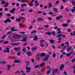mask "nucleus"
<instances>
[{
	"label": "nucleus",
	"mask_w": 75,
	"mask_h": 75,
	"mask_svg": "<svg viewBox=\"0 0 75 75\" xmlns=\"http://www.w3.org/2000/svg\"><path fill=\"white\" fill-rule=\"evenodd\" d=\"M53 34V36H55V31H53L52 33H51L50 32H48L45 33V35H51L52 34Z\"/></svg>",
	"instance_id": "1"
},
{
	"label": "nucleus",
	"mask_w": 75,
	"mask_h": 75,
	"mask_svg": "<svg viewBox=\"0 0 75 75\" xmlns=\"http://www.w3.org/2000/svg\"><path fill=\"white\" fill-rule=\"evenodd\" d=\"M49 58H50V55L49 54H47L45 56V58H44L43 59V61H48V59Z\"/></svg>",
	"instance_id": "2"
},
{
	"label": "nucleus",
	"mask_w": 75,
	"mask_h": 75,
	"mask_svg": "<svg viewBox=\"0 0 75 75\" xmlns=\"http://www.w3.org/2000/svg\"><path fill=\"white\" fill-rule=\"evenodd\" d=\"M71 50V51L74 50V48H72V47L71 46H70L69 47H68L66 50L67 52H69Z\"/></svg>",
	"instance_id": "3"
},
{
	"label": "nucleus",
	"mask_w": 75,
	"mask_h": 75,
	"mask_svg": "<svg viewBox=\"0 0 75 75\" xmlns=\"http://www.w3.org/2000/svg\"><path fill=\"white\" fill-rule=\"evenodd\" d=\"M4 23H11V21L10 19H7L6 20L4 21Z\"/></svg>",
	"instance_id": "4"
},
{
	"label": "nucleus",
	"mask_w": 75,
	"mask_h": 75,
	"mask_svg": "<svg viewBox=\"0 0 75 75\" xmlns=\"http://www.w3.org/2000/svg\"><path fill=\"white\" fill-rule=\"evenodd\" d=\"M26 69L27 70L26 71V73H28V72H30L31 69L30 67H26Z\"/></svg>",
	"instance_id": "5"
},
{
	"label": "nucleus",
	"mask_w": 75,
	"mask_h": 75,
	"mask_svg": "<svg viewBox=\"0 0 75 75\" xmlns=\"http://www.w3.org/2000/svg\"><path fill=\"white\" fill-rule=\"evenodd\" d=\"M62 18V16L61 15L60 16H58L56 18V20H60L61 18Z\"/></svg>",
	"instance_id": "6"
},
{
	"label": "nucleus",
	"mask_w": 75,
	"mask_h": 75,
	"mask_svg": "<svg viewBox=\"0 0 75 75\" xmlns=\"http://www.w3.org/2000/svg\"><path fill=\"white\" fill-rule=\"evenodd\" d=\"M21 49V47H18L17 48H15L14 50L15 51H19V50Z\"/></svg>",
	"instance_id": "7"
},
{
	"label": "nucleus",
	"mask_w": 75,
	"mask_h": 75,
	"mask_svg": "<svg viewBox=\"0 0 75 75\" xmlns=\"http://www.w3.org/2000/svg\"><path fill=\"white\" fill-rule=\"evenodd\" d=\"M27 35H25V37L24 39H23L21 41H27Z\"/></svg>",
	"instance_id": "8"
},
{
	"label": "nucleus",
	"mask_w": 75,
	"mask_h": 75,
	"mask_svg": "<svg viewBox=\"0 0 75 75\" xmlns=\"http://www.w3.org/2000/svg\"><path fill=\"white\" fill-rule=\"evenodd\" d=\"M52 4H51V3L49 2V5L48 7V8H51V7H52Z\"/></svg>",
	"instance_id": "9"
},
{
	"label": "nucleus",
	"mask_w": 75,
	"mask_h": 75,
	"mask_svg": "<svg viewBox=\"0 0 75 75\" xmlns=\"http://www.w3.org/2000/svg\"><path fill=\"white\" fill-rule=\"evenodd\" d=\"M74 52V51H73L72 52H70L69 53L67 54H66V56L67 57H69V56H71V55Z\"/></svg>",
	"instance_id": "10"
},
{
	"label": "nucleus",
	"mask_w": 75,
	"mask_h": 75,
	"mask_svg": "<svg viewBox=\"0 0 75 75\" xmlns=\"http://www.w3.org/2000/svg\"><path fill=\"white\" fill-rule=\"evenodd\" d=\"M38 21H44V18H38L37 20Z\"/></svg>",
	"instance_id": "11"
},
{
	"label": "nucleus",
	"mask_w": 75,
	"mask_h": 75,
	"mask_svg": "<svg viewBox=\"0 0 75 75\" xmlns=\"http://www.w3.org/2000/svg\"><path fill=\"white\" fill-rule=\"evenodd\" d=\"M15 21H18V22H20L21 21V18H17L15 19Z\"/></svg>",
	"instance_id": "12"
},
{
	"label": "nucleus",
	"mask_w": 75,
	"mask_h": 75,
	"mask_svg": "<svg viewBox=\"0 0 75 75\" xmlns=\"http://www.w3.org/2000/svg\"><path fill=\"white\" fill-rule=\"evenodd\" d=\"M51 71H52V68H51L49 70H48L46 73V74H50L51 73Z\"/></svg>",
	"instance_id": "13"
},
{
	"label": "nucleus",
	"mask_w": 75,
	"mask_h": 75,
	"mask_svg": "<svg viewBox=\"0 0 75 75\" xmlns=\"http://www.w3.org/2000/svg\"><path fill=\"white\" fill-rule=\"evenodd\" d=\"M14 62L15 63H19L20 62V60H15L13 62Z\"/></svg>",
	"instance_id": "14"
},
{
	"label": "nucleus",
	"mask_w": 75,
	"mask_h": 75,
	"mask_svg": "<svg viewBox=\"0 0 75 75\" xmlns=\"http://www.w3.org/2000/svg\"><path fill=\"white\" fill-rule=\"evenodd\" d=\"M73 8L74 9H72L71 10V11L72 13H74V11H75V7H73Z\"/></svg>",
	"instance_id": "15"
},
{
	"label": "nucleus",
	"mask_w": 75,
	"mask_h": 75,
	"mask_svg": "<svg viewBox=\"0 0 75 75\" xmlns=\"http://www.w3.org/2000/svg\"><path fill=\"white\" fill-rule=\"evenodd\" d=\"M45 65V63H42L41 64L39 65V68L40 67H43V66H44Z\"/></svg>",
	"instance_id": "16"
},
{
	"label": "nucleus",
	"mask_w": 75,
	"mask_h": 75,
	"mask_svg": "<svg viewBox=\"0 0 75 75\" xmlns=\"http://www.w3.org/2000/svg\"><path fill=\"white\" fill-rule=\"evenodd\" d=\"M27 54L28 55V56H31V55H32V54H31L30 52H28L27 53Z\"/></svg>",
	"instance_id": "17"
},
{
	"label": "nucleus",
	"mask_w": 75,
	"mask_h": 75,
	"mask_svg": "<svg viewBox=\"0 0 75 75\" xmlns=\"http://www.w3.org/2000/svg\"><path fill=\"white\" fill-rule=\"evenodd\" d=\"M64 68V65L63 64H62L61 65V67H60V70H62V69Z\"/></svg>",
	"instance_id": "18"
},
{
	"label": "nucleus",
	"mask_w": 75,
	"mask_h": 75,
	"mask_svg": "<svg viewBox=\"0 0 75 75\" xmlns=\"http://www.w3.org/2000/svg\"><path fill=\"white\" fill-rule=\"evenodd\" d=\"M50 42V43H52V44L53 43H54V42H55V40H50V41H49Z\"/></svg>",
	"instance_id": "19"
},
{
	"label": "nucleus",
	"mask_w": 75,
	"mask_h": 75,
	"mask_svg": "<svg viewBox=\"0 0 75 75\" xmlns=\"http://www.w3.org/2000/svg\"><path fill=\"white\" fill-rule=\"evenodd\" d=\"M73 34L72 33H71V36H73V35H75V31H74L73 32Z\"/></svg>",
	"instance_id": "20"
},
{
	"label": "nucleus",
	"mask_w": 75,
	"mask_h": 75,
	"mask_svg": "<svg viewBox=\"0 0 75 75\" xmlns=\"http://www.w3.org/2000/svg\"><path fill=\"white\" fill-rule=\"evenodd\" d=\"M45 55V53H42L41 54L40 56L42 57H44Z\"/></svg>",
	"instance_id": "21"
},
{
	"label": "nucleus",
	"mask_w": 75,
	"mask_h": 75,
	"mask_svg": "<svg viewBox=\"0 0 75 75\" xmlns=\"http://www.w3.org/2000/svg\"><path fill=\"white\" fill-rule=\"evenodd\" d=\"M53 11H54L56 13H57V12H58V10H57V8H54L53 9Z\"/></svg>",
	"instance_id": "22"
},
{
	"label": "nucleus",
	"mask_w": 75,
	"mask_h": 75,
	"mask_svg": "<svg viewBox=\"0 0 75 75\" xmlns=\"http://www.w3.org/2000/svg\"><path fill=\"white\" fill-rule=\"evenodd\" d=\"M29 6L30 7H32V6H33V4L32 2H30L29 4Z\"/></svg>",
	"instance_id": "23"
},
{
	"label": "nucleus",
	"mask_w": 75,
	"mask_h": 75,
	"mask_svg": "<svg viewBox=\"0 0 75 75\" xmlns=\"http://www.w3.org/2000/svg\"><path fill=\"white\" fill-rule=\"evenodd\" d=\"M63 27H67L68 26V24H64L62 25Z\"/></svg>",
	"instance_id": "24"
},
{
	"label": "nucleus",
	"mask_w": 75,
	"mask_h": 75,
	"mask_svg": "<svg viewBox=\"0 0 75 75\" xmlns=\"http://www.w3.org/2000/svg\"><path fill=\"white\" fill-rule=\"evenodd\" d=\"M38 38L37 36H36L34 38L33 40H38Z\"/></svg>",
	"instance_id": "25"
},
{
	"label": "nucleus",
	"mask_w": 75,
	"mask_h": 75,
	"mask_svg": "<svg viewBox=\"0 0 75 75\" xmlns=\"http://www.w3.org/2000/svg\"><path fill=\"white\" fill-rule=\"evenodd\" d=\"M49 25H44V27L45 28H48L49 27Z\"/></svg>",
	"instance_id": "26"
},
{
	"label": "nucleus",
	"mask_w": 75,
	"mask_h": 75,
	"mask_svg": "<svg viewBox=\"0 0 75 75\" xmlns=\"http://www.w3.org/2000/svg\"><path fill=\"white\" fill-rule=\"evenodd\" d=\"M71 3H72L73 5H74L75 4V2L74 0H73L71 1Z\"/></svg>",
	"instance_id": "27"
},
{
	"label": "nucleus",
	"mask_w": 75,
	"mask_h": 75,
	"mask_svg": "<svg viewBox=\"0 0 75 75\" xmlns=\"http://www.w3.org/2000/svg\"><path fill=\"white\" fill-rule=\"evenodd\" d=\"M12 38H17V34L14 35L12 37Z\"/></svg>",
	"instance_id": "28"
},
{
	"label": "nucleus",
	"mask_w": 75,
	"mask_h": 75,
	"mask_svg": "<svg viewBox=\"0 0 75 75\" xmlns=\"http://www.w3.org/2000/svg\"><path fill=\"white\" fill-rule=\"evenodd\" d=\"M45 41V40H40L39 42L40 44H42L43 42H44Z\"/></svg>",
	"instance_id": "29"
},
{
	"label": "nucleus",
	"mask_w": 75,
	"mask_h": 75,
	"mask_svg": "<svg viewBox=\"0 0 75 75\" xmlns=\"http://www.w3.org/2000/svg\"><path fill=\"white\" fill-rule=\"evenodd\" d=\"M26 6H27V5L26 4H24L21 5V7H23L24 6V7H26Z\"/></svg>",
	"instance_id": "30"
},
{
	"label": "nucleus",
	"mask_w": 75,
	"mask_h": 75,
	"mask_svg": "<svg viewBox=\"0 0 75 75\" xmlns=\"http://www.w3.org/2000/svg\"><path fill=\"white\" fill-rule=\"evenodd\" d=\"M36 50H37V48L36 47H33L32 49V51H34Z\"/></svg>",
	"instance_id": "31"
},
{
	"label": "nucleus",
	"mask_w": 75,
	"mask_h": 75,
	"mask_svg": "<svg viewBox=\"0 0 75 75\" xmlns=\"http://www.w3.org/2000/svg\"><path fill=\"white\" fill-rule=\"evenodd\" d=\"M19 27H20V28H23V26H22V25H21V23H20L19 24Z\"/></svg>",
	"instance_id": "32"
},
{
	"label": "nucleus",
	"mask_w": 75,
	"mask_h": 75,
	"mask_svg": "<svg viewBox=\"0 0 75 75\" xmlns=\"http://www.w3.org/2000/svg\"><path fill=\"white\" fill-rule=\"evenodd\" d=\"M35 68H40V66H39V65H37L36 66H35Z\"/></svg>",
	"instance_id": "33"
},
{
	"label": "nucleus",
	"mask_w": 75,
	"mask_h": 75,
	"mask_svg": "<svg viewBox=\"0 0 75 75\" xmlns=\"http://www.w3.org/2000/svg\"><path fill=\"white\" fill-rule=\"evenodd\" d=\"M59 3V0L57 1L55 3V4H58V3Z\"/></svg>",
	"instance_id": "34"
},
{
	"label": "nucleus",
	"mask_w": 75,
	"mask_h": 75,
	"mask_svg": "<svg viewBox=\"0 0 75 75\" xmlns=\"http://www.w3.org/2000/svg\"><path fill=\"white\" fill-rule=\"evenodd\" d=\"M20 44V42H18L16 43H15V45H18L19 44Z\"/></svg>",
	"instance_id": "35"
},
{
	"label": "nucleus",
	"mask_w": 75,
	"mask_h": 75,
	"mask_svg": "<svg viewBox=\"0 0 75 75\" xmlns=\"http://www.w3.org/2000/svg\"><path fill=\"white\" fill-rule=\"evenodd\" d=\"M26 65H30V62H26Z\"/></svg>",
	"instance_id": "36"
},
{
	"label": "nucleus",
	"mask_w": 75,
	"mask_h": 75,
	"mask_svg": "<svg viewBox=\"0 0 75 75\" xmlns=\"http://www.w3.org/2000/svg\"><path fill=\"white\" fill-rule=\"evenodd\" d=\"M35 33H37V31H36V30H33L31 32V34Z\"/></svg>",
	"instance_id": "37"
},
{
	"label": "nucleus",
	"mask_w": 75,
	"mask_h": 75,
	"mask_svg": "<svg viewBox=\"0 0 75 75\" xmlns=\"http://www.w3.org/2000/svg\"><path fill=\"white\" fill-rule=\"evenodd\" d=\"M6 35H4L1 38L2 39H3V40H4L5 38H6Z\"/></svg>",
	"instance_id": "38"
},
{
	"label": "nucleus",
	"mask_w": 75,
	"mask_h": 75,
	"mask_svg": "<svg viewBox=\"0 0 75 75\" xmlns=\"http://www.w3.org/2000/svg\"><path fill=\"white\" fill-rule=\"evenodd\" d=\"M40 47H44V44H43L42 43H40Z\"/></svg>",
	"instance_id": "39"
},
{
	"label": "nucleus",
	"mask_w": 75,
	"mask_h": 75,
	"mask_svg": "<svg viewBox=\"0 0 75 75\" xmlns=\"http://www.w3.org/2000/svg\"><path fill=\"white\" fill-rule=\"evenodd\" d=\"M62 37H63V38H65L66 37V35H62Z\"/></svg>",
	"instance_id": "40"
},
{
	"label": "nucleus",
	"mask_w": 75,
	"mask_h": 75,
	"mask_svg": "<svg viewBox=\"0 0 75 75\" xmlns=\"http://www.w3.org/2000/svg\"><path fill=\"white\" fill-rule=\"evenodd\" d=\"M25 50H26V48H23L22 49V51H23V52H25Z\"/></svg>",
	"instance_id": "41"
},
{
	"label": "nucleus",
	"mask_w": 75,
	"mask_h": 75,
	"mask_svg": "<svg viewBox=\"0 0 75 75\" xmlns=\"http://www.w3.org/2000/svg\"><path fill=\"white\" fill-rule=\"evenodd\" d=\"M62 37V34H60L57 36V37Z\"/></svg>",
	"instance_id": "42"
},
{
	"label": "nucleus",
	"mask_w": 75,
	"mask_h": 75,
	"mask_svg": "<svg viewBox=\"0 0 75 75\" xmlns=\"http://www.w3.org/2000/svg\"><path fill=\"white\" fill-rule=\"evenodd\" d=\"M71 31H72V30H71V29L70 28L68 29L67 30V31L68 32H71Z\"/></svg>",
	"instance_id": "43"
},
{
	"label": "nucleus",
	"mask_w": 75,
	"mask_h": 75,
	"mask_svg": "<svg viewBox=\"0 0 75 75\" xmlns=\"http://www.w3.org/2000/svg\"><path fill=\"white\" fill-rule=\"evenodd\" d=\"M55 57H56V54H55V53H53V57L55 58Z\"/></svg>",
	"instance_id": "44"
},
{
	"label": "nucleus",
	"mask_w": 75,
	"mask_h": 75,
	"mask_svg": "<svg viewBox=\"0 0 75 75\" xmlns=\"http://www.w3.org/2000/svg\"><path fill=\"white\" fill-rule=\"evenodd\" d=\"M21 35H16V38H20Z\"/></svg>",
	"instance_id": "45"
},
{
	"label": "nucleus",
	"mask_w": 75,
	"mask_h": 75,
	"mask_svg": "<svg viewBox=\"0 0 75 75\" xmlns=\"http://www.w3.org/2000/svg\"><path fill=\"white\" fill-rule=\"evenodd\" d=\"M15 28H11V31H14V30Z\"/></svg>",
	"instance_id": "46"
},
{
	"label": "nucleus",
	"mask_w": 75,
	"mask_h": 75,
	"mask_svg": "<svg viewBox=\"0 0 75 75\" xmlns=\"http://www.w3.org/2000/svg\"><path fill=\"white\" fill-rule=\"evenodd\" d=\"M11 33H12L11 31H9L8 32L7 34H8V35H9V34H10Z\"/></svg>",
	"instance_id": "47"
},
{
	"label": "nucleus",
	"mask_w": 75,
	"mask_h": 75,
	"mask_svg": "<svg viewBox=\"0 0 75 75\" xmlns=\"http://www.w3.org/2000/svg\"><path fill=\"white\" fill-rule=\"evenodd\" d=\"M21 72L22 73H23V74H22V75H25V73L24 72V71H21Z\"/></svg>",
	"instance_id": "48"
},
{
	"label": "nucleus",
	"mask_w": 75,
	"mask_h": 75,
	"mask_svg": "<svg viewBox=\"0 0 75 75\" xmlns=\"http://www.w3.org/2000/svg\"><path fill=\"white\" fill-rule=\"evenodd\" d=\"M1 63H2V64H5L6 63V62L5 61H3L2 62H1Z\"/></svg>",
	"instance_id": "49"
},
{
	"label": "nucleus",
	"mask_w": 75,
	"mask_h": 75,
	"mask_svg": "<svg viewBox=\"0 0 75 75\" xmlns=\"http://www.w3.org/2000/svg\"><path fill=\"white\" fill-rule=\"evenodd\" d=\"M55 69H54L52 70V73L53 74H55Z\"/></svg>",
	"instance_id": "50"
},
{
	"label": "nucleus",
	"mask_w": 75,
	"mask_h": 75,
	"mask_svg": "<svg viewBox=\"0 0 75 75\" xmlns=\"http://www.w3.org/2000/svg\"><path fill=\"white\" fill-rule=\"evenodd\" d=\"M71 22V20H70L69 19L67 21V23H69Z\"/></svg>",
	"instance_id": "51"
},
{
	"label": "nucleus",
	"mask_w": 75,
	"mask_h": 75,
	"mask_svg": "<svg viewBox=\"0 0 75 75\" xmlns=\"http://www.w3.org/2000/svg\"><path fill=\"white\" fill-rule=\"evenodd\" d=\"M61 6H62V7L60 8V9H62V10L64 9V6L62 5H61Z\"/></svg>",
	"instance_id": "52"
},
{
	"label": "nucleus",
	"mask_w": 75,
	"mask_h": 75,
	"mask_svg": "<svg viewBox=\"0 0 75 75\" xmlns=\"http://www.w3.org/2000/svg\"><path fill=\"white\" fill-rule=\"evenodd\" d=\"M20 18H22V19H23V20H25V18H24L23 17H20Z\"/></svg>",
	"instance_id": "53"
},
{
	"label": "nucleus",
	"mask_w": 75,
	"mask_h": 75,
	"mask_svg": "<svg viewBox=\"0 0 75 75\" xmlns=\"http://www.w3.org/2000/svg\"><path fill=\"white\" fill-rule=\"evenodd\" d=\"M48 53L49 54V55H51V54H52V53H51V52H49Z\"/></svg>",
	"instance_id": "54"
},
{
	"label": "nucleus",
	"mask_w": 75,
	"mask_h": 75,
	"mask_svg": "<svg viewBox=\"0 0 75 75\" xmlns=\"http://www.w3.org/2000/svg\"><path fill=\"white\" fill-rule=\"evenodd\" d=\"M10 12H11V13H14L15 12V11H14L11 10L10 11Z\"/></svg>",
	"instance_id": "55"
},
{
	"label": "nucleus",
	"mask_w": 75,
	"mask_h": 75,
	"mask_svg": "<svg viewBox=\"0 0 75 75\" xmlns=\"http://www.w3.org/2000/svg\"><path fill=\"white\" fill-rule=\"evenodd\" d=\"M33 26L32 25L30 26L29 30H30L31 28H33Z\"/></svg>",
	"instance_id": "56"
},
{
	"label": "nucleus",
	"mask_w": 75,
	"mask_h": 75,
	"mask_svg": "<svg viewBox=\"0 0 75 75\" xmlns=\"http://www.w3.org/2000/svg\"><path fill=\"white\" fill-rule=\"evenodd\" d=\"M5 3V1H2L1 2V4H4Z\"/></svg>",
	"instance_id": "57"
},
{
	"label": "nucleus",
	"mask_w": 75,
	"mask_h": 75,
	"mask_svg": "<svg viewBox=\"0 0 75 75\" xmlns=\"http://www.w3.org/2000/svg\"><path fill=\"white\" fill-rule=\"evenodd\" d=\"M21 2H22V3H25V2H27V1H26V0H23V1H21Z\"/></svg>",
	"instance_id": "58"
},
{
	"label": "nucleus",
	"mask_w": 75,
	"mask_h": 75,
	"mask_svg": "<svg viewBox=\"0 0 75 75\" xmlns=\"http://www.w3.org/2000/svg\"><path fill=\"white\" fill-rule=\"evenodd\" d=\"M7 66L8 68H11V66H10V65H9L8 64L7 65Z\"/></svg>",
	"instance_id": "59"
},
{
	"label": "nucleus",
	"mask_w": 75,
	"mask_h": 75,
	"mask_svg": "<svg viewBox=\"0 0 75 75\" xmlns=\"http://www.w3.org/2000/svg\"><path fill=\"white\" fill-rule=\"evenodd\" d=\"M36 21L35 20H34L32 21L33 23H35Z\"/></svg>",
	"instance_id": "60"
},
{
	"label": "nucleus",
	"mask_w": 75,
	"mask_h": 75,
	"mask_svg": "<svg viewBox=\"0 0 75 75\" xmlns=\"http://www.w3.org/2000/svg\"><path fill=\"white\" fill-rule=\"evenodd\" d=\"M6 16H8V17H10V16H11V14H6Z\"/></svg>",
	"instance_id": "61"
},
{
	"label": "nucleus",
	"mask_w": 75,
	"mask_h": 75,
	"mask_svg": "<svg viewBox=\"0 0 75 75\" xmlns=\"http://www.w3.org/2000/svg\"><path fill=\"white\" fill-rule=\"evenodd\" d=\"M20 55H21V54L19 52H18L17 54V55H18V56H20Z\"/></svg>",
	"instance_id": "62"
},
{
	"label": "nucleus",
	"mask_w": 75,
	"mask_h": 75,
	"mask_svg": "<svg viewBox=\"0 0 75 75\" xmlns=\"http://www.w3.org/2000/svg\"><path fill=\"white\" fill-rule=\"evenodd\" d=\"M4 42V40H0V43H3Z\"/></svg>",
	"instance_id": "63"
},
{
	"label": "nucleus",
	"mask_w": 75,
	"mask_h": 75,
	"mask_svg": "<svg viewBox=\"0 0 75 75\" xmlns=\"http://www.w3.org/2000/svg\"><path fill=\"white\" fill-rule=\"evenodd\" d=\"M39 4L38 3H37L36 4H35V6H38Z\"/></svg>",
	"instance_id": "64"
}]
</instances>
